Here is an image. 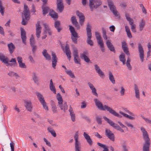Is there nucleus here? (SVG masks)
Masks as SVG:
<instances>
[{"label": "nucleus", "mask_w": 151, "mask_h": 151, "mask_svg": "<svg viewBox=\"0 0 151 151\" xmlns=\"http://www.w3.org/2000/svg\"><path fill=\"white\" fill-rule=\"evenodd\" d=\"M121 90L120 91V93L121 96H123L125 94V90L124 87L122 86L121 88Z\"/></svg>", "instance_id": "53"}, {"label": "nucleus", "mask_w": 151, "mask_h": 151, "mask_svg": "<svg viewBox=\"0 0 151 151\" xmlns=\"http://www.w3.org/2000/svg\"><path fill=\"white\" fill-rule=\"evenodd\" d=\"M138 51L139 53L140 58L142 60V45L140 43L138 44Z\"/></svg>", "instance_id": "43"}, {"label": "nucleus", "mask_w": 151, "mask_h": 151, "mask_svg": "<svg viewBox=\"0 0 151 151\" xmlns=\"http://www.w3.org/2000/svg\"><path fill=\"white\" fill-rule=\"evenodd\" d=\"M7 46L10 54H12L15 48V46L12 42L8 44Z\"/></svg>", "instance_id": "25"}, {"label": "nucleus", "mask_w": 151, "mask_h": 151, "mask_svg": "<svg viewBox=\"0 0 151 151\" xmlns=\"http://www.w3.org/2000/svg\"><path fill=\"white\" fill-rule=\"evenodd\" d=\"M23 12L22 24L23 25H26L27 21H28L30 18V13L28 6L25 4L24 5Z\"/></svg>", "instance_id": "3"}, {"label": "nucleus", "mask_w": 151, "mask_h": 151, "mask_svg": "<svg viewBox=\"0 0 151 151\" xmlns=\"http://www.w3.org/2000/svg\"><path fill=\"white\" fill-rule=\"evenodd\" d=\"M71 34V39L72 41L75 43H77V39L79 37L78 34L75 31V29H69Z\"/></svg>", "instance_id": "10"}, {"label": "nucleus", "mask_w": 151, "mask_h": 151, "mask_svg": "<svg viewBox=\"0 0 151 151\" xmlns=\"http://www.w3.org/2000/svg\"><path fill=\"white\" fill-rule=\"evenodd\" d=\"M91 29H87V35L88 38H91L92 33L91 32Z\"/></svg>", "instance_id": "41"}, {"label": "nucleus", "mask_w": 151, "mask_h": 151, "mask_svg": "<svg viewBox=\"0 0 151 151\" xmlns=\"http://www.w3.org/2000/svg\"><path fill=\"white\" fill-rule=\"evenodd\" d=\"M94 68L96 72L101 77L104 78L105 77L104 72L100 69L99 67L97 64H96L94 65Z\"/></svg>", "instance_id": "17"}, {"label": "nucleus", "mask_w": 151, "mask_h": 151, "mask_svg": "<svg viewBox=\"0 0 151 151\" xmlns=\"http://www.w3.org/2000/svg\"><path fill=\"white\" fill-rule=\"evenodd\" d=\"M91 39V38H87V43L91 46H92L93 45V42Z\"/></svg>", "instance_id": "51"}, {"label": "nucleus", "mask_w": 151, "mask_h": 151, "mask_svg": "<svg viewBox=\"0 0 151 151\" xmlns=\"http://www.w3.org/2000/svg\"><path fill=\"white\" fill-rule=\"evenodd\" d=\"M83 135L85 139H86L87 142L90 145H92L93 142L90 136L85 132H84Z\"/></svg>", "instance_id": "23"}, {"label": "nucleus", "mask_w": 151, "mask_h": 151, "mask_svg": "<svg viewBox=\"0 0 151 151\" xmlns=\"http://www.w3.org/2000/svg\"><path fill=\"white\" fill-rule=\"evenodd\" d=\"M73 54L74 58H78V52L77 49L74 47H73Z\"/></svg>", "instance_id": "38"}, {"label": "nucleus", "mask_w": 151, "mask_h": 151, "mask_svg": "<svg viewBox=\"0 0 151 151\" xmlns=\"http://www.w3.org/2000/svg\"><path fill=\"white\" fill-rule=\"evenodd\" d=\"M142 118L145 120L146 123L151 124V120L148 118H146L143 116H142Z\"/></svg>", "instance_id": "49"}, {"label": "nucleus", "mask_w": 151, "mask_h": 151, "mask_svg": "<svg viewBox=\"0 0 151 151\" xmlns=\"http://www.w3.org/2000/svg\"><path fill=\"white\" fill-rule=\"evenodd\" d=\"M120 60L122 62L123 64H125L126 59L125 55L124 54H121L119 56Z\"/></svg>", "instance_id": "35"}, {"label": "nucleus", "mask_w": 151, "mask_h": 151, "mask_svg": "<svg viewBox=\"0 0 151 151\" xmlns=\"http://www.w3.org/2000/svg\"><path fill=\"white\" fill-rule=\"evenodd\" d=\"M4 12V8L3 6L1 1L0 0V12L3 16Z\"/></svg>", "instance_id": "40"}, {"label": "nucleus", "mask_w": 151, "mask_h": 151, "mask_svg": "<svg viewBox=\"0 0 151 151\" xmlns=\"http://www.w3.org/2000/svg\"><path fill=\"white\" fill-rule=\"evenodd\" d=\"M106 44L108 47L111 51L113 52L114 53L115 52L114 47L109 40L107 41Z\"/></svg>", "instance_id": "22"}, {"label": "nucleus", "mask_w": 151, "mask_h": 151, "mask_svg": "<svg viewBox=\"0 0 151 151\" xmlns=\"http://www.w3.org/2000/svg\"><path fill=\"white\" fill-rule=\"evenodd\" d=\"M95 35L96 39L98 40V43H99V42H103L101 37L99 33L98 32H95Z\"/></svg>", "instance_id": "36"}, {"label": "nucleus", "mask_w": 151, "mask_h": 151, "mask_svg": "<svg viewBox=\"0 0 151 151\" xmlns=\"http://www.w3.org/2000/svg\"><path fill=\"white\" fill-rule=\"evenodd\" d=\"M134 90L135 93V96L138 99H139V90L138 88L137 87V86L136 84H135L134 85Z\"/></svg>", "instance_id": "31"}, {"label": "nucleus", "mask_w": 151, "mask_h": 151, "mask_svg": "<svg viewBox=\"0 0 151 151\" xmlns=\"http://www.w3.org/2000/svg\"><path fill=\"white\" fill-rule=\"evenodd\" d=\"M48 131L51 133L52 135L54 137L56 136V134L54 129L50 127H48L47 128Z\"/></svg>", "instance_id": "37"}, {"label": "nucleus", "mask_w": 151, "mask_h": 151, "mask_svg": "<svg viewBox=\"0 0 151 151\" xmlns=\"http://www.w3.org/2000/svg\"><path fill=\"white\" fill-rule=\"evenodd\" d=\"M125 29L128 37L129 38H132V36L130 32L129 29Z\"/></svg>", "instance_id": "50"}, {"label": "nucleus", "mask_w": 151, "mask_h": 151, "mask_svg": "<svg viewBox=\"0 0 151 151\" xmlns=\"http://www.w3.org/2000/svg\"><path fill=\"white\" fill-rule=\"evenodd\" d=\"M71 21L72 24L75 27H76L78 26V24L75 16H73L71 17Z\"/></svg>", "instance_id": "30"}, {"label": "nucleus", "mask_w": 151, "mask_h": 151, "mask_svg": "<svg viewBox=\"0 0 151 151\" xmlns=\"http://www.w3.org/2000/svg\"><path fill=\"white\" fill-rule=\"evenodd\" d=\"M78 134L77 132H76L74 136V139L75 140V147H81V144L79 143L78 141Z\"/></svg>", "instance_id": "29"}, {"label": "nucleus", "mask_w": 151, "mask_h": 151, "mask_svg": "<svg viewBox=\"0 0 151 151\" xmlns=\"http://www.w3.org/2000/svg\"><path fill=\"white\" fill-rule=\"evenodd\" d=\"M66 73L69 75L71 78H75V76L73 74L71 70H65Z\"/></svg>", "instance_id": "42"}, {"label": "nucleus", "mask_w": 151, "mask_h": 151, "mask_svg": "<svg viewBox=\"0 0 151 151\" xmlns=\"http://www.w3.org/2000/svg\"><path fill=\"white\" fill-rule=\"evenodd\" d=\"M69 111L70 112V115L71 117V119L72 121L73 122H74L75 121V115L74 113L73 109L71 106H70V108L69 109Z\"/></svg>", "instance_id": "28"}, {"label": "nucleus", "mask_w": 151, "mask_h": 151, "mask_svg": "<svg viewBox=\"0 0 151 151\" xmlns=\"http://www.w3.org/2000/svg\"><path fill=\"white\" fill-rule=\"evenodd\" d=\"M17 59L19 64L22 62V58L20 56H18L17 58Z\"/></svg>", "instance_id": "60"}, {"label": "nucleus", "mask_w": 151, "mask_h": 151, "mask_svg": "<svg viewBox=\"0 0 151 151\" xmlns=\"http://www.w3.org/2000/svg\"><path fill=\"white\" fill-rule=\"evenodd\" d=\"M96 120L99 124H102V121L101 117H97L96 118Z\"/></svg>", "instance_id": "57"}, {"label": "nucleus", "mask_w": 151, "mask_h": 151, "mask_svg": "<svg viewBox=\"0 0 151 151\" xmlns=\"http://www.w3.org/2000/svg\"><path fill=\"white\" fill-rule=\"evenodd\" d=\"M21 38L23 42L25 44H26V32L24 29H21Z\"/></svg>", "instance_id": "19"}, {"label": "nucleus", "mask_w": 151, "mask_h": 151, "mask_svg": "<svg viewBox=\"0 0 151 151\" xmlns=\"http://www.w3.org/2000/svg\"><path fill=\"white\" fill-rule=\"evenodd\" d=\"M41 32L40 29H36V34L38 38L40 37Z\"/></svg>", "instance_id": "52"}, {"label": "nucleus", "mask_w": 151, "mask_h": 151, "mask_svg": "<svg viewBox=\"0 0 151 151\" xmlns=\"http://www.w3.org/2000/svg\"><path fill=\"white\" fill-rule=\"evenodd\" d=\"M44 141L46 142V144L47 145L49 146L50 147H51V145L50 142H48L47 140L45 138H44Z\"/></svg>", "instance_id": "59"}, {"label": "nucleus", "mask_w": 151, "mask_h": 151, "mask_svg": "<svg viewBox=\"0 0 151 151\" xmlns=\"http://www.w3.org/2000/svg\"><path fill=\"white\" fill-rule=\"evenodd\" d=\"M43 25L45 28H47L48 27V25L47 24L43 23L42 22H41L40 21L37 22L36 24V28H42L41 26Z\"/></svg>", "instance_id": "24"}, {"label": "nucleus", "mask_w": 151, "mask_h": 151, "mask_svg": "<svg viewBox=\"0 0 151 151\" xmlns=\"http://www.w3.org/2000/svg\"><path fill=\"white\" fill-rule=\"evenodd\" d=\"M10 146L11 149V151H14V143L12 142L10 143Z\"/></svg>", "instance_id": "61"}, {"label": "nucleus", "mask_w": 151, "mask_h": 151, "mask_svg": "<svg viewBox=\"0 0 151 151\" xmlns=\"http://www.w3.org/2000/svg\"><path fill=\"white\" fill-rule=\"evenodd\" d=\"M98 44L100 45L102 52H104L105 51V48L103 42H99V43Z\"/></svg>", "instance_id": "44"}, {"label": "nucleus", "mask_w": 151, "mask_h": 151, "mask_svg": "<svg viewBox=\"0 0 151 151\" xmlns=\"http://www.w3.org/2000/svg\"><path fill=\"white\" fill-rule=\"evenodd\" d=\"M105 134L112 141H114V134L110 130L106 129H105Z\"/></svg>", "instance_id": "13"}, {"label": "nucleus", "mask_w": 151, "mask_h": 151, "mask_svg": "<svg viewBox=\"0 0 151 151\" xmlns=\"http://www.w3.org/2000/svg\"><path fill=\"white\" fill-rule=\"evenodd\" d=\"M32 78L35 83L37 84H38V77L37 76V74L35 72H33L32 73Z\"/></svg>", "instance_id": "26"}, {"label": "nucleus", "mask_w": 151, "mask_h": 151, "mask_svg": "<svg viewBox=\"0 0 151 151\" xmlns=\"http://www.w3.org/2000/svg\"><path fill=\"white\" fill-rule=\"evenodd\" d=\"M52 67L54 69H55L58 61V58L55 53L53 52H52Z\"/></svg>", "instance_id": "14"}, {"label": "nucleus", "mask_w": 151, "mask_h": 151, "mask_svg": "<svg viewBox=\"0 0 151 151\" xmlns=\"http://www.w3.org/2000/svg\"><path fill=\"white\" fill-rule=\"evenodd\" d=\"M57 99L58 101V104L59 107L61 110H63L65 112L67 110L68 106L66 103H64L63 105V100L62 97L61 95L59 93H58L56 96Z\"/></svg>", "instance_id": "5"}, {"label": "nucleus", "mask_w": 151, "mask_h": 151, "mask_svg": "<svg viewBox=\"0 0 151 151\" xmlns=\"http://www.w3.org/2000/svg\"><path fill=\"white\" fill-rule=\"evenodd\" d=\"M32 47V50L33 53H35L37 50V47L35 45H31Z\"/></svg>", "instance_id": "47"}, {"label": "nucleus", "mask_w": 151, "mask_h": 151, "mask_svg": "<svg viewBox=\"0 0 151 151\" xmlns=\"http://www.w3.org/2000/svg\"><path fill=\"white\" fill-rule=\"evenodd\" d=\"M88 85L89 86L90 89L91 90L93 94L98 97V94L96 92V90L94 87L93 85L90 82L88 83Z\"/></svg>", "instance_id": "21"}, {"label": "nucleus", "mask_w": 151, "mask_h": 151, "mask_svg": "<svg viewBox=\"0 0 151 151\" xmlns=\"http://www.w3.org/2000/svg\"><path fill=\"white\" fill-rule=\"evenodd\" d=\"M108 5L111 11L113 13L115 17H118V18H120V16L118 14V12L116 10V8L114 5L113 3L111 0H108Z\"/></svg>", "instance_id": "8"}, {"label": "nucleus", "mask_w": 151, "mask_h": 151, "mask_svg": "<svg viewBox=\"0 0 151 151\" xmlns=\"http://www.w3.org/2000/svg\"><path fill=\"white\" fill-rule=\"evenodd\" d=\"M109 79L110 81L113 84L115 83V80L114 79V76L111 71L109 72Z\"/></svg>", "instance_id": "34"}, {"label": "nucleus", "mask_w": 151, "mask_h": 151, "mask_svg": "<svg viewBox=\"0 0 151 151\" xmlns=\"http://www.w3.org/2000/svg\"><path fill=\"white\" fill-rule=\"evenodd\" d=\"M19 67L21 68H26V66L25 64L24 63H23L22 62L21 63H19Z\"/></svg>", "instance_id": "55"}, {"label": "nucleus", "mask_w": 151, "mask_h": 151, "mask_svg": "<svg viewBox=\"0 0 151 151\" xmlns=\"http://www.w3.org/2000/svg\"><path fill=\"white\" fill-rule=\"evenodd\" d=\"M57 9L59 12L61 13L63 10L64 6L62 0H57Z\"/></svg>", "instance_id": "16"}, {"label": "nucleus", "mask_w": 151, "mask_h": 151, "mask_svg": "<svg viewBox=\"0 0 151 151\" xmlns=\"http://www.w3.org/2000/svg\"><path fill=\"white\" fill-rule=\"evenodd\" d=\"M36 94L40 102L43 106V108L45 109L48 111V106L46 105V103L45 102L43 95L38 92H36Z\"/></svg>", "instance_id": "9"}, {"label": "nucleus", "mask_w": 151, "mask_h": 151, "mask_svg": "<svg viewBox=\"0 0 151 151\" xmlns=\"http://www.w3.org/2000/svg\"><path fill=\"white\" fill-rule=\"evenodd\" d=\"M60 25V22L59 21H56L55 23V27L56 28H60L59 27Z\"/></svg>", "instance_id": "56"}, {"label": "nucleus", "mask_w": 151, "mask_h": 151, "mask_svg": "<svg viewBox=\"0 0 151 151\" xmlns=\"http://www.w3.org/2000/svg\"><path fill=\"white\" fill-rule=\"evenodd\" d=\"M122 48L123 50L128 48L127 47V44L125 41L122 42Z\"/></svg>", "instance_id": "46"}, {"label": "nucleus", "mask_w": 151, "mask_h": 151, "mask_svg": "<svg viewBox=\"0 0 151 151\" xmlns=\"http://www.w3.org/2000/svg\"><path fill=\"white\" fill-rule=\"evenodd\" d=\"M49 86L50 89L51 90V91H52L54 93L56 94V90L54 86L53 85L52 86Z\"/></svg>", "instance_id": "48"}, {"label": "nucleus", "mask_w": 151, "mask_h": 151, "mask_svg": "<svg viewBox=\"0 0 151 151\" xmlns=\"http://www.w3.org/2000/svg\"><path fill=\"white\" fill-rule=\"evenodd\" d=\"M89 6L92 12L94 9H97L102 4L101 0H89Z\"/></svg>", "instance_id": "6"}, {"label": "nucleus", "mask_w": 151, "mask_h": 151, "mask_svg": "<svg viewBox=\"0 0 151 151\" xmlns=\"http://www.w3.org/2000/svg\"><path fill=\"white\" fill-rule=\"evenodd\" d=\"M42 9L43 14L44 15H45L47 14L50 9L48 7L45 6L44 5L42 6Z\"/></svg>", "instance_id": "32"}, {"label": "nucleus", "mask_w": 151, "mask_h": 151, "mask_svg": "<svg viewBox=\"0 0 151 151\" xmlns=\"http://www.w3.org/2000/svg\"><path fill=\"white\" fill-rule=\"evenodd\" d=\"M104 119L110 125V126L121 132H124V130L117 124L115 123L106 116H104Z\"/></svg>", "instance_id": "7"}, {"label": "nucleus", "mask_w": 151, "mask_h": 151, "mask_svg": "<svg viewBox=\"0 0 151 151\" xmlns=\"http://www.w3.org/2000/svg\"><path fill=\"white\" fill-rule=\"evenodd\" d=\"M123 51L128 56H130V54L129 52V49L128 48H127L126 49L123 50Z\"/></svg>", "instance_id": "58"}, {"label": "nucleus", "mask_w": 151, "mask_h": 151, "mask_svg": "<svg viewBox=\"0 0 151 151\" xmlns=\"http://www.w3.org/2000/svg\"><path fill=\"white\" fill-rule=\"evenodd\" d=\"M142 12L144 14V16L145 17H146L147 16L146 14V10L144 8V7L142 6Z\"/></svg>", "instance_id": "62"}, {"label": "nucleus", "mask_w": 151, "mask_h": 151, "mask_svg": "<svg viewBox=\"0 0 151 151\" xmlns=\"http://www.w3.org/2000/svg\"><path fill=\"white\" fill-rule=\"evenodd\" d=\"M52 110L54 113H57V109L56 106H52Z\"/></svg>", "instance_id": "54"}, {"label": "nucleus", "mask_w": 151, "mask_h": 151, "mask_svg": "<svg viewBox=\"0 0 151 151\" xmlns=\"http://www.w3.org/2000/svg\"><path fill=\"white\" fill-rule=\"evenodd\" d=\"M30 45H35V39H31V40H30Z\"/></svg>", "instance_id": "64"}, {"label": "nucleus", "mask_w": 151, "mask_h": 151, "mask_svg": "<svg viewBox=\"0 0 151 151\" xmlns=\"http://www.w3.org/2000/svg\"><path fill=\"white\" fill-rule=\"evenodd\" d=\"M49 14L54 19H57L58 18V15L57 13L52 10L49 13Z\"/></svg>", "instance_id": "33"}, {"label": "nucleus", "mask_w": 151, "mask_h": 151, "mask_svg": "<svg viewBox=\"0 0 151 151\" xmlns=\"http://www.w3.org/2000/svg\"><path fill=\"white\" fill-rule=\"evenodd\" d=\"M125 17L127 21L129 22V24L131 25V28H135V26L133 24V20L129 16L128 14L126 13Z\"/></svg>", "instance_id": "20"}, {"label": "nucleus", "mask_w": 151, "mask_h": 151, "mask_svg": "<svg viewBox=\"0 0 151 151\" xmlns=\"http://www.w3.org/2000/svg\"><path fill=\"white\" fill-rule=\"evenodd\" d=\"M0 60L4 63L6 64L7 66H15L17 65L15 59L12 58L9 61L8 58L5 57L3 54L1 53H0Z\"/></svg>", "instance_id": "4"}, {"label": "nucleus", "mask_w": 151, "mask_h": 151, "mask_svg": "<svg viewBox=\"0 0 151 151\" xmlns=\"http://www.w3.org/2000/svg\"><path fill=\"white\" fill-rule=\"evenodd\" d=\"M131 60L129 58H128L126 63V65L129 70H131L132 69V66L130 64Z\"/></svg>", "instance_id": "39"}, {"label": "nucleus", "mask_w": 151, "mask_h": 151, "mask_svg": "<svg viewBox=\"0 0 151 151\" xmlns=\"http://www.w3.org/2000/svg\"><path fill=\"white\" fill-rule=\"evenodd\" d=\"M142 133L144 143L143 147V151H150V147L151 141L149 134L144 128L142 127Z\"/></svg>", "instance_id": "2"}, {"label": "nucleus", "mask_w": 151, "mask_h": 151, "mask_svg": "<svg viewBox=\"0 0 151 151\" xmlns=\"http://www.w3.org/2000/svg\"><path fill=\"white\" fill-rule=\"evenodd\" d=\"M65 52L68 59L70 61L71 58V53L68 44H66L65 46Z\"/></svg>", "instance_id": "18"}, {"label": "nucleus", "mask_w": 151, "mask_h": 151, "mask_svg": "<svg viewBox=\"0 0 151 151\" xmlns=\"http://www.w3.org/2000/svg\"><path fill=\"white\" fill-rule=\"evenodd\" d=\"M76 14L79 18V23L81 25H82L85 21V17L83 14L79 11H76Z\"/></svg>", "instance_id": "11"}, {"label": "nucleus", "mask_w": 151, "mask_h": 151, "mask_svg": "<svg viewBox=\"0 0 151 151\" xmlns=\"http://www.w3.org/2000/svg\"><path fill=\"white\" fill-rule=\"evenodd\" d=\"M94 101L96 106L99 109L103 111H108L113 115L117 116L119 118L122 117V116L119 115V114L116 112L115 110H113L110 107L106 105H104L103 106L102 103L98 99H94Z\"/></svg>", "instance_id": "1"}, {"label": "nucleus", "mask_w": 151, "mask_h": 151, "mask_svg": "<svg viewBox=\"0 0 151 151\" xmlns=\"http://www.w3.org/2000/svg\"><path fill=\"white\" fill-rule=\"evenodd\" d=\"M31 11L32 12H33L34 13L36 12L34 4L32 5V9H31Z\"/></svg>", "instance_id": "63"}, {"label": "nucleus", "mask_w": 151, "mask_h": 151, "mask_svg": "<svg viewBox=\"0 0 151 151\" xmlns=\"http://www.w3.org/2000/svg\"><path fill=\"white\" fill-rule=\"evenodd\" d=\"M88 54L87 51H85L82 53L80 54V57L81 59L83 60L86 62L88 63L90 61V60L87 56Z\"/></svg>", "instance_id": "15"}, {"label": "nucleus", "mask_w": 151, "mask_h": 151, "mask_svg": "<svg viewBox=\"0 0 151 151\" xmlns=\"http://www.w3.org/2000/svg\"><path fill=\"white\" fill-rule=\"evenodd\" d=\"M24 106L26 109L29 112H32V105L30 101L24 100Z\"/></svg>", "instance_id": "12"}, {"label": "nucleus", "mask_w": 151, "mask_h": 151, "mask_svg": "<svg viewBox=\"0 0 151 151\" xmlns=\"http://www.w3.org/2000/svg\"><path fill=\"white\" fill-rule=\"evenodd\" d=\"M46 50L44 49L42 52V54L43 56L45 58L46 60H50L51 59L50 56L47 52Z\"/></svg>", "instance_id": "27"}, {"label": "nucleus", "mask_w": 151, "mask_h": 151, "mask_svg": "<svg viewBox=\"0 0 151 151\" xmlns=\"http://www.w3.org/2000/svg\"><path fill=\"white\" fill-rule=\"evenodd\" d=\"M74 62L76 64H81V60L78 57V58H74Z\"/></svg>", "instance_id": "45"}]
</instances>
